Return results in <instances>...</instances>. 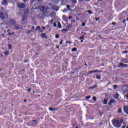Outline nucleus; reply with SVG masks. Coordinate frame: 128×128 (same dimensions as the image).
Listing matches in <instances>:
<instances>
[{
  "mask_svg": "<svg viewBox=\"0 0 128 128\" xmlns=\"http://www.w3.org/2000/svg\"><path fill=\"white\" fill-rule=\"evenodd\" d=\"M26 16H24L22 18V22H26Z\"/></svg>",
  "mask_w": 128,
  "mask_h": 128,
  "instance_id": "nucleus-14",
  "label": "nucleus"
},
{
  "mask_svg": "<svg viewBox=\"0 0 128 128\" xmlns=\"http://www.w3.org/2000/svg\"><path fill=\"white\" fill-rule=\"evenodd\" d=\"M22 26H20V25H16L15 26V30H22Z\"/></svg>",
  "mask_w": 128,
  "mask_h": 128,
  "instance_id": "nucleus-9",
  "label": "nucleus"
},
{
  "mask_svg": "<svg viewBox=\"0 0 128 128\" xmlns=\"http://www.w3.org/2000/svg\"><path fill=\"white\" fill-rule=\"evenodd\" d=\"M80 40L81 42H84V36H80Z\"/></svg>",
  "mask_w": 128,
  "mask_h": 128,
  "instance_id": "nucleus-15",
  "label": "nucleus"
},
{
  "mask_svg": "<svg viewBox=\"0 0 128 128\" xmlns=\"http://www.w3.org/2000/svg\"><path fill=\"white\" fill-rule=\"evenodd\" d=\"M51 112H54V110H56V109L52 108H49Z\"/></svg>",
  "mask_w": 128,
  "mask_h": 128,
  "instance_id": "nucleus-21",
  "label": "nucleus"
},
{
  "mask_svg": "<svg viewBox=\"0 0 128 128\" xmlns=\"http://www.w3.org/2000/svg\"><path fill=\"white\" fill-rule=\"evenodd\" d=\"M126 128H128V126H126Z\"/></svg>",
  "mask_w": 128,
  "mask_h": 128,
  "instance_id": "nucleus-62",
  "label": "nucleus"
},
{
  "mask_svg": "<svg viewBox=\"0 0 128 128\" xmlns=\"http://www.w3.org/2000/svg\"><path fill=\"white\" fill-rule=\"evenodd\" d=\"M56 38H60V36L58 34H56Z\"/></svg>",
  "mask_w": 128,
  "mask_h": 128,
  "instance_id": "nucleus-27",
  "label": "nucleus"
},
{
  "mask_svg": "<svg viewBox=\"0 0 128 128\" xmlns=\"http://www.w3.org/2000/svg\"><path fill=\"white\" fill-rule=\"evenodd\" d=\"M0 18H2V20H4L6 18H8V14H5L4 15V14L0 12Z\"/></svg>",
  "mask_w": 128,
  "mask_h": 128,
  "instance_id": "nucleus-4",
  "label": "nucleus"
},
{
  "mask_svg": "<svg viewBox=\"0 0 128 128\" xmlns=\"http://www.w3.org/2000/svg\"><path fill=\"white\" fill-rule=\"evenodd\" d=\"M62 5L64 6L68 4V0H62Z\"/></svg>",
  "mask_w": 128,
  "mask_h": 128,
  "instance_id": "nucleus-10",
  "label": "nucleus"
},
{
  "mask_svg": "<svg viewBox=\"0 0 128 128\" xmlns=\"http://www.w3.org/2000/svg\"><path fill=\"white\" fill-rule=\"evenodd\" d=\"M58 28H62V24H60V22H58Z\"/></svg>",
  "mask_w": 128,
  "mask_h": 128,
  "instance_id": "nucleus-17",
  "label": "nucleus"
},
{
  "mask_svg": "<svg viewBox=\"0 0 128 128\" xmlns=\"http://www.w3.org/2000/svg\"><path fill=\"white\" fill-rule=\"evenodd\" d=\"M94 71H95V72H98V70H96Z\"/></svg>",
  "mask_w": 128,
  "mask_h": 128,
  "instance_id": "nucleus-56",
  "label": "nucleus"
},
{
  "mask_svg": "<svg viewBox=\"0 0 128 128\" xmlns=\"http://www.w3.org/2000/svg\"><path fill=\"white\" fill-rule=\"evenodd\" d=\"M8 46V48H9L10 50V48H12V44H9Z\"/></svg>",
  "mask_w": 128,
  "mask_h": 128,
  "instance_id": "nucleus-30",
  "label": "nucleus"
},
{
  "mask_svg": "<svg viewBox=\"0 0 128 128\" xmlns=\"http://www.w3.org/2000/svg\"><path fill=\"white\" fill-rule=\"evenodd\" d=\"M24 12H25V14H28V11H26V12L25 11Z\"/></svg>",
  "mask_w": 128,
  "mask_h": 128,
  "instance_id": "nucleus-47",
  "label": "nucleus"
},
{
  "mask_svg": "<svg viewBox=\"0 0 128 128\" xmlns=\"http://www.w3.org/2000/svg\"><path fill=\"white\" fill-rule=\"evenodd\" d=\"M114 100H111L108 102V106H112V104H114Z\"/></svg>",
  "mask_w": 128,
  "mask_h": 128,
  "instance_id": "nucleus-11",
  "label": "nucleus"
},
{
  "mask_svg": "<svg viewBox=\"0 0 128 128\" xmlns=\"http://www.w3.org/2000/svg\"><path fill=\"white\" fill-rule=\"evenodd\" d=\"M32 90V89H28V92H30Z\"/></svg>",
  "mask_w": 128,
  "mask_h": 128,
  "instance_id": "nucleus-53",
  "label": "nucleus"
},
{
  "mask_svg": "<svg viewBox=\"0 0 128 128\" xmlns=\"http://www.w3.org/2000/svg\"><path fill=\"white\" fill-rule=\"evenodd\" d=\"M67 30L66 29H62V32H67Z\"/></svg>",
  "mask_w": 128,
  "mask_h": 128,
  "instance_id": "nucleus-37",
  "label": "nucleus"
},
{
  "mask_svg": "<svg viewBox=\"0 0 128 128\" xmlns=\"http://www.w3.org/2000/svg\"><path fill=\"white\" fill-rule=\"evenodd\" d=\"M52 22H54V20H50L51 24H52Z\"/></svg>",
  "mask_w": 128,
  "mask_h": 128,
  "instance_id": "nucleus-50",
  "label": "nucleus"
},
{
  "mask_svg": "<svg viewBox=\"0 0 128 128\" xmlns=\"http://www.w3.org/2000/svg\"><path fill=\"white\" fill-rule=\"evenodd\" d=\"M52 1L55 4H58L60 2V0H52Z\"/></svg>",
  "mask_w": 128,
  "mask_h": 128,
  "instance_id": "nucleus-18",
  "label": "nucleus"
},
{
  "mask_svg": "<svg viewBox=\"0 0 128 128\" xmlns=\"http://www.w3.org/2000/svg\"><path fill=\"white\" fill-rule=\"evenodd\" d=\"M112 24L113 26H116V22H112Z\"/></svg>",
  "mask_w": 128,
  "mask_h": 128,
  "instance_id": "nucleus-44",
  "label": "nucleus"
},
{
  "mask_svg": "<svg viewBox=\"0 0 128 128\" xmlns=\"http://www.w3.org/2000/svg\"><path fill=\"white\" fill-rule=\"evenodd\" d=\"M126 66H128V64H124L122 63H120V65L118 66V68H122V67L126 68Z\"/></svg>",
  "mask_w": 128,
  "mask_h": 128,
  "instance_id": "nucleus-8",
  "label": "nucleus"
},
{
  "mask_svg": "<svg viewBox=\"0 0 128 128\" xmlns=\"http://www.w3.org/2000/svg\"><path fill=\"white\" fill-rule=\"evenodd\" d=\"M40 32H42V30H40Z\"/></svg>",
  "mask_w": 128,
  "mask_h": 128,
  "instance_id": "nucleus-63",
  "label": "nucleus"
},
{
  "mask_svg": "<svg viewBox=\"0 0 128 128\" xmlns=\"http://www.w3.org/2000/svg\"><path fill=\"white\" fill-rule=\"evenodd\" d=\"M68 18H69V20H72V16H69Z\"/></svg>",
  "mask_w": 128,
  "mask_h": 128,
  "instance_id": "nucleus-39",
  "label": "nucleus"
},
{
  "mask_svg": "<svg viewBox=\"0 0 128 128\" xmlns=\"http://www.w3.org/2000/svg\"><path fill=\"white\" fill-rule=\"evenodd\" d=\"M118 96H119V95H118V92H116L114 96V98H118Z\"/></svg>",
  "mask_w": 128,
  "mask_h": 128,
  "instance_id": "nucleus-13",
  "label": "nucleus"
},
{
  "mask_svg": "<svg viewBox=\"0 0 128 128\" xmlns=\"http://www.w3.org/2000/svg\"><path fill=\"white\" fill-rule=\"evenodd\" d=\"M76 50H77V49H76V48H73L72 50V52H76Z\"/></svg>",
  "mask_w": 128,
  "mask_h": 128,
  "instance_id": "nucleus-19",
  "label": "nucleus"
},
{
  "mask_svg": "<svg viewBox=\"0 0 128 128\" xmlns=\"http://www.w3.org/2000/svg\"><path fill=\"white\" fill-rule=\"evenodd\" d=\"M66 8H68V10H70V5H67L66 6Z\"/></svg>",
  "mask_w": 128,
  "mask_h": 128,
  "instance_id": "nucleus-32",
  "label": "nucleus"
},
{
  "mask_svg": "<svg viewBox=\"0 0 128 128\" xmlns=\"http://www.w3.org/2000/svg\"><path fill=\"white\" fill-rule=\"evenodd\" d=\"M40 26L36 27V30H40Z\"/></svg>",
  "mask_w": 128,
  "mask_h": 128,
  "instance_id": "nucleus-41",
  "label": "nucleus"
},
{
  "mask_svg": "<svg viewBox=\"0 0 128 128\" xmlns=\"http://www.w3.org/2000/svg\"><path fill=\"white\" fill-rule=\"evenodd\" d=\"M30 32H32V30H28V34H30Z\"/></svg>",
  "mask_w": 128,
  "mask_h": 128,
  "instance_id": "nucleus-36",
  "label": "nucleus"
},
{
  "mask_svg": "<svg viewBox=\"0 0 128 128\" xmlns=\"http://www.w3.org/2000/svg\"><path fill=\"white\" fill-rule=\"evenodd\" d=\"M76 22V20H72V22Z\"/></svg>",
  "mask_w": 128,
  "mask_h": 128,
  "instance_id": "nucleus-46",
  "label": "nucleus"
},
{
  "mask_svg": "<svg viewBox=\"0 0 128 128\" xmlns=\"http://www.w3.org/2000/svg\"><path fill=\"white\" fill-rule=\"evenodd\" d=\"M126 20H127V22H128V18L126 19Z\"/></svg>",
  "mask_w": 128,
  "mask_h": 128,
  "instance_id": "nucleus-61",
  "label": "nucleus"
},
{
  "mask_svg": "<svg viewBox=\"0 0 128 128\" xmlns=\"http://www.w3.org/2000/svg\"><path fill=\"white\" fill-rule=\"evenodd\" d=\"M39 4L40 3L36 4L34 6H33V8L34 10H40V8L41 12H43L46 16H49L50 14V9L48 8L47 6H42L40 8V6Z\"/></svg>",
  "mask_w": 128,
  "mask_h": 128,
  "instance_id": "nucleus-1",
  "label": "nucleus"
},
{
  "mask_svg": "<svg viewBox=\"0 0 128 128\" xmlns=\"http://www.w3.org/2000/svg\"><path fill=\"white\" fill-rule=\"evenodd\" d=\"M118 112H119L120 114V112H122V108H120L118 109Z\"/></svg>",
  "mask_w": 128,
  "mask_h": 128,
  "instance_id": "nucleus-29",
  "label": "nucleus"
},
{
  "mask_svg": "<svg viewBox=\"0 0 128 128\" xmlns=\"http://www.w3.org/2000/svg\"><path fill=\"white\" fill-rule=\"evenodd\" d=\"M86 100H90V96H88L86 97Z\"/></svg>",
  "mask_w": 128,
  "mask_h": 128,
  "instance_id": "nucleus-23",
  "label": "nucleus"
},
{
  "mask_svg": "<svg viewBox=\"0 0 128 128\" xmlns=\"http://www.w3.org/2000/svg\"><path fill=\"white\" fill-rule=\"evenodd\" d=\"M17 4L19 8H24V4L22 3L18 2Z\"/></svg>",
  "mask_w": 128,
  "mask_h": 128,
  "instance_id": "nucleus-5",
  "label": "nucleus"
},
{
  "mask_svg": "<svg viewBox=\"0 0 128 128\" xmlns=\"http://www.w3.org/2000/svg\"><path fill=\"white\" fill-rule=\"evenodd\" d=\"M88 12V14H92V11L90 10H87Z\"/></svg>",
  "mask_w": 128,
  "mask_h": 128,
  "instance_id": "nucleus-34",
  "label": "nucleus"
},
{
  "mask_svg": "<svg viewBox=\"0 0 128 128\" xmlns=\"http://www.w3.org/2000/svg\"><path fill=\"white\" fill-rule=\"evenodd\" d=\"M16 24V22H14V20H11L9 22L8 26H12V24Z\"/></svg>",
  "mask_w": 128,
  "mask_h": 128,
  "instance_id": "nucleus-6",
  "label": "nucleus"
},
{
  "mask_svg": "<svg viewBox=\"0 0 128 128\" xmlns=\"http://www.w3.org/2000/svg\"><path fill=\"white\" fill-rule=\"evenodd\" d=\"M122 124V120L120 122L118 120H114L112 121V124L115 128H120V126Z\"/></svg>",
  "mask_w": 128,
  "mask_h": 128,
  "instance_id": "nucleus-2",
  "label": "nucleus"
},
{
  "mask_svg": "<svg viewBox=\"0 0 128 128\" xmlns=\"http://www.w3.org/2000/svg\"><path fill=\"white\" fill-rule=\"evenodd\" d=\"M108 98H105L103 101V104H108Z\"/></svg>",
  "mask_w": 128,
  "mask_h": 128,
  "instance_id": "nucleus-12",
  "label": "nucleus"
},
{
  "mask_svg": "<svg viewBox=\"0 0 128 128\" xmlns=\"http://www.w3.org/2000/svg\"><path fill=\"white\" fill-rule=\"evenodd\" d=\"M96 78L97 80H100V75H96Z\"/></svg>",
  "mask_w": 128,
  "mask_h": 128,
  "instance_id": "nucleus-20",
  "label": "nucleus"
},
{
  "mask_svg": "<svg viewBox=\"0 0 128 128\" xmlns=\"http://www.w3.org/2000/svg\"><path fill=\"white\" fill-rule=\"evenodd\" d=\"M24 2H26V0H24Z\"/></svg>",
  "mask_w": 128,
  "mask_h": 128,
  "instance_id": "nucleus-54",
  "label": "nucleus"
},
{
  "mask_svg": "<svg viewBox=\"0 0 128 128\" xmlns=\"http://www.w3.org/2000/svg\"><path fill=\"white\" fill-rule=\"evenodd\" d=\"M82 26H86V23H84V22L82 23Z\"/></svg>",
  "mask_w": 128,
  "mask_h": 128,
  "instance_id": "nucleus-38",
  "label": "nucleus"
},
{
  "mask_svg": "<svg viewBox=\"0 0 128 128\" xmlns=\"http://www.w3.org/2000/svg\"><path fill=\"white\" fill-rule=\"evenodd\" d=\"M98 20H100V18H96V22H98Z\"/></svg>",
  "mask_w": 128,
  "mask_h": 128,
  "instance_id": "nucleus-43",
  "label": "nucleus"
},
{
  "mask_svg": "<svg viewBox=\"0 0 128 128\" xmlns=\"http://www.w3.org/2000/svg\"><path fill=\"white\" fill-rule=\"evenodd\" d=\"M92 100L94 102H96V96H93Z\"/></svg>",
  "mask_w": 128,
  "mask_h": 128,
  "instance_id": "nucleus-28",
  "label": "nucleus"
},
{
  "mask_svg": "<svg viewBox=\"0 0 128 128\" xmlns=\"http://www.w3.org/2000/svg\"><path fill=\"white\" fill-rule=\"evenodd\" d=\"M64 10H65V12H66V9H64Z\"/></svg>",
  "mask_w": 128,
  "mask_h": 128,
  "instance_id": "nucleus-58",
  "label": "nucleus"
},
{
  "mask_svg": "<svg viewBox=\"0 0 128 128\" xmlns=\"http://www.w3.org/2000/svg\"><path fill=\"white\" fill-rule=\"evenodd\" d=\"M1 10H4V9L3 8H1Z\"/></svg>",
  "mask_w": 128,
  "mask_h": 128,
  "instance_id": "nucleus-52",
  "label": "nucleus"
},
{
  "mask_svg": "<svg viewBox=\"0 0 128 128\" xmlns=\"http://www.w3.org/2000/svg\"><path fill=\"white\" fill-rule=\"evenodd\" d=\"M8 51H6L4 52V54H5V56H8Z\"/></svg>",
  "mask_w": 128,
  "mask_h": 128,
  "instance_id": "nucleus-22",
  "label": "nucleus"
},
{
  "mask_svg": "<svg viewBox=\"0 0 128 128\" xmlns=\"http://www.w3.org/2000/svg\"><path fill=\"white\" fill-rule=\"evenodd\" d=\"M53 26H54V28H56V22L54 23Z\"/></svg>",
  "mask_w": 128,
  "mask_h": 128,
  "instance_id": "nucleus-33",
  "label": "nucleus"
},
{
  "mask_svg": "<svg viewBox=\"0 0 128 128\" xmlns=\"http://www.w3.org/2000/svg\"><path fill=\"white\" fill-rule=\"evenodd\" d=\"M122 90L124 92H128V86H123L122 87Z\"/></svg>",
  "mask_w": 128,
  "mask_h": 128,
  "instance_id": "nucleus-3",
  "label": "nucleus"
},
{
  "mask_svg": "<svg viewBox=\"0 0 128 128\" xmlns=\"http://www.w3.org/2000/svg\"><path fill=\"white\" fill-rule=\"evenodd\" d=\"M26 102V100H24V102Z\"/></svg>",
  "mask_w": 128,
  "mask_h": 128,
  "instance_id": "nucleus-57",
  "label": "nucleus"
},
{
  "mask_svg": "<svg viewBox=\"0 0 128 128\" xmlns=\"http://www.w3.org/2000/svg\"><path fill=\"white\" fill-rule=\"evenodd\" d=\"M8 0H2L1 2L2 6H8Z\"/></svg>",
  "mask_w": 128,
  "mask_h": 128,
  "instance_id": "nucleus-7",
  "label": "nucleus"
},
{
  "mask_svg": "<svg viewBox=\"0 0 128 128\" xmlns=\"http://www.w3.org/2000/svg\"><path fill=\"white\" fill-rule=\"evenodd\" d=\"M7 32H10V30H8V31H7Z\"/></svg>",
  "mask_w": 128,
  "mask_h": 128,
  "instance_id": "nucleus-60",
  "label": "nucleus"
},
{
  "mask_svg": "<svg viewBox=\"0 0 128 128\" xmlns=\"http://www.w3.org/2000/svg\"><path fill=\"white\" fill-rule=\"evenodd\" d=\"M113 88H114V90H116V88H118V86L114 85V86H113Z\"/></svg>",
  "mask_w": 128,
  "mask_h": 128,
  "instance_id": "nucleus-24",
  "label": "nucleus"
},
{
  "mask_svg": "<svg viewBox=\"0 0 128 128\" xmlns=\"http://www.w3.org/2000/svg\"><path fill=\"white\" fill-rule=\"evenodd\" d=\"M32 30H34V26H32Z\"/></svg>",
  "mask_w": 128,
  "mask_h": 128,
  "instance_id": "nucleus-49",
  "label": "nucleus"
},
{
  "mask_svg": "<svg viewBox=\"0 0 128 128\" xmlns=\"http://www.w3.org/2000/svg\"><path fill=\"white\" fill-rule=\"evenodd\" d=\"M66 44H72V42H70V41H66Z\"/></svg>",
  "mask_w": 128,
  "mask_h": 128,
  "instance_id": "nucleus-35",
  "label": "nucleus"
},
{
  "mask_svg": "<svg viewBox=\"0 0 128 128\" xmlns=\"http://www.w3.org/2000/svg\"><path fill=\"white\" fill-rule=\"evenodd\" d=\"M98 88V85H95L94 86L90 87V88Z\"/></svg>",
  "mask_w": 128,
  "mask_h": 128,
  "instance_id": "nucleus-25",
  "label": "nucleus"
},
{
  "mask_svg": "<svg viewBox=\"0 0 128 128\" xmlns=\"http://www.w3.org/2000/svg\"><path fill=\"white\" fill-rule=\"evenodd\" d=\"M14 32H12V33H8V34L9 35V36H10V34H14Z\"/></svg>",
  "mask_w": 128,
  "mask_h": 128,
  "instance_id": "nucleus-42",
  "label": "nucleus"
},
{
  "mask_svg": "<svg viewBox=\"0 0 128 128\" xmlns=\"http://www.w3.org/2000/svg\"><path fill=\"white\" fill-rule=\"evenodd\" d=\"M41 36H42V38H46V34H41Z\"/></svg>",
  "mask_w": 128,
  "mask_h": 128,
  "instance_id": "nucleus-26",
  "label": "nucleus"
},
{
  "mask_svg": "<svg viewBox=\"0 0 128 128\" xmlns=\"http://www.w3.org/2000/svg\"><path fill=\"white\" fill-rule=\"evenodd\" d=\"M70 0V2H72V4H76L78 2L76 0Z\"/></svg>",
  "mask_w": 128,
  "mask_h": 128,
  "instance_id": "nucleus-16",
  "label": "nucleus"
},
{
  "mask_svg": "<svg viewBox=\"0 0 128 128\" xmlns=\"http://www.w3.org/2000/svg\"><path fill=\"white\" fill-rule=\"evenodd\" d=\"M56 48H58V49L60 48V46H57Z\"/></svg>",
  "mask_w": 128,
  "mask_h": 128,
  "instance_id": "nucleus-51",
  "label": "nucleus"
},
{
  "mask_svg": "<svg viewBox=\"0 0 128 128\" xmlns=\"http://www.w3.org/2000/svg\"><path fill=\"white\" fill-rule=\"evenodd\" d=\"M33 122H36V120H33Z\"/></svg>",
  "mask_w": 128,
  "mask_h": 128,
  "instance_id": "nucleus-64",
  "label": "nucleus"
},
{
  "mask_svg": "<svg viewBox=\"0 0 128 128\" xmlns=\"http://www.w3.org/2000/svg\"><path fill=\"white\" fill-rule=\"evenodd\" d=\"M92 72H96L94 70L90 71V72H88V74H92Z\"/></svg>",
  "mask_w": 128,
  "mask_h": 128,
  "instance_id": "nucleus-31",
  "label": "nucleus"
},
{
  "mask_svg": "<svg viewBox=\"0 0 128 128\" xmlns=\"http://www.w3.org/2000/svg\"><path fill=\"white\" fill-rule=\"evenodd\" d=\"M100 2H102L103 0H99Z\"/></svg>",
  "mask_w": 128,
  "mask_h": 128,
  "instance_id": "nucleus-59",
  "label": "nucleus"
},
{
  "mask_svg": "<svg viewBox=\"0 0 128 128\" xmlns=\"http://www.w3.org/2000/svg\"><path fill=\"white\" fill-rule=\"evenodd\" d=\"M42 30H46V28L44 26H42Z\"/></svg>",
  "mask_w": 128,
  "mask_h": 128,
  "instance_id": "nucleus-45",
  "label": "nucleus"
},
{
  "mask_svg": "<svg viewBox=\"0 0 128 128\" xmlns=\"http://www.w3.org/2000/svg\"><path fill=\"white\" fill-rule=\"evenodd\" d=\"M64 42L63 40H61L60 42V44H62V42Z\"/></svg>",
  "mask_w": 128,
  "mask_h": 128,
  "instance_id": "nucleus-40",
  "label": "nucleus"
},
{
  "mask_svg": "<svg viewBox=\"0 0 128 128\" xmlns=\"http://www.w3.org/2000/svg\"><path fill=\"white\" fill-rule=\"evenodd\" d=\"M122 128H126V126H124Z\"/></svg>",
  "mask_w": 128,
  "mask_h": 128,
  "instance_id": "nucleus-55",
  "label": "nucleus"
},
{
  "mask_svg": "<svg viewBox=\"0 0 128 128\" xmlns=\"http://www.w3.org/2000/svg\"><path fill=\"white\" fill-rule=\"evenodd\" d=\"M122 22H123V24H124V22H126V20H124L122 21Z\"/></svg>",
  "mask_w": 128,
  "mask_h": 128,
  "instance_id": "nucleus-48",
  "label": "nucleus"
}]
</instances>
